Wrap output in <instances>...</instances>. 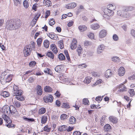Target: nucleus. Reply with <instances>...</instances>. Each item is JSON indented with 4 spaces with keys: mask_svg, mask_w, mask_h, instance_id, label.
<instances>
[{
    "mask_svg": "<svg viewBox=\"0 0 135 135\" xmlns=\"http://www.w3.org/2000/svg\"><path fill=\"white\" fill-rule=\"evenodd\" d=\"M20 22L18 21L11 20L7 22L6 27L9 30L16 29L20 27Z\"/></svg>",
    "mask_w": 135,
    "mask_h": 135,
    "instance_id": "1",
    "label": "nucleus"
},
{
    "mask_svg": "<svg viewBox=\"0 0 135 135\" xmlns=\"http://www.w3.org/2000/svg\"><path fill=\"white\" fill-rule=\"evenodd\" d=\"M6 114H4L2 115L3 118L7 123L6 124V126L9 128H14L15 125L12 123V121L6 115Z\"/></svg>",
    "mask_w": 135,
    "mask_h": 135,
    "instance_id": "2",
    "label": "nucleus"
},
{
    "mask_svg": "<svg viewBox=\"0 0 135 135\" xmlns=\"http://www.w3.org/2000/svg\"><path fill=\"white\" fill-rule=\"evenodd\" d=\"M9 107V114L10 113L14 116H18L19 114L15 108L12 105L10 106Z\"/></svg>",
    "mask_w": 135,
    "mask_h": 135,
    "instance_id": "3",
    "label": "nucleus"
},
{
    "mask_svg": "<svg viewBox=\"0 0 135 135\" xmlns=\"http://www.w3.org/2000/svg\"><path fill=\"white\" fill-rule=\"evenodd\" d=\"M103 11L104 13L103 16L104 17H106L107 16H111L114 14L113 11L109 10L108 8L104 9Z\"/></svg>",
    "mask_w": 135,
    "mask_h": 135,
    "instance_id": "4",
    "label": "nucleus"
},
{
    "mask_svg": "<svg viewBox=\"0 0 135 135\" xmlns=\"http://www.w3.org/2000/svg\"><path fill=\"white\" fill-rule=\"evenodd\" d=\"M32 49L30 46L29 45L26 46L24 48L23 52L25 56L30 55Z\"/></svg>",
    "mask_w": 135,
    "mask_h": 135,
    "instance_id": "5",
    "label": "nucleus"
},
{
    "mask_svg": "<svg viewBox=\"0 0 135 135\" xmlns=\"http://www.w3.org/2000/svg\"><path fill=\"white\" fill-rule=\"evenodd\" d=\"M53 99V96L51 95H49L45 96L44 98V100L46 103L52 102Z\"/></svg>",
    "mask_w": 135,
    "mask_h": 135,
    "instance_id": "6",
    "label": "nucleus"
},
{
    "mask_svg": "<svg viewBox=\"0 0 135 135\" xmlns=\"http://www.w3.org/2000/svg\"><path fill=\"white\" fill-rule=\"evenodd\" d=\"M2 112L4 114H7L8 115L9 114V107L7 105H5L4 106L2 109Z\"/></svg>",
    "mask_w": 135,
    "mask_h": 135,
    "instance_id": "7",
    "label": "nucleus"
},
{
    "mask_svg": "<svg viewBox=\"0 0 135 135\" xmlns=\"http://www.w3.org/2000/svg\"><path fill=\"white\" fill-rule=\"evenodd\" d=\"M77 6L76 4L74 2L71 3L66 5L65 7L68 9L74 8Z\"/></svg>",
    "mask_w": 135,
    "mask_h": 135,
    "instance_id": "8",
    "label": "nucleus"
},
{
    "mask_svg": "<svg viewBox=\"0 0 135 135\" xmlns=\"http://www.w3.org/2000/svg\"><path fill=\"white\" fill-rule=\"evenodd\" d=\"M125 72V70L124 67H121L119 69L118 74L120 76H121L124 75Z\"/></svg>",
    "mask_w": 135,
    "mask_h": 135,
    "instance_id": "9",
    "label": "nucleus"
},
{
    "mask_svg": "<svg viewBox=\"0 0 135 135\" xmlns=\"http://www.w3.org/2000/svg\"><path fill=\"white\" fill-rule=\"evenodd\" d=\"M105 46L103 44L99 46L97 50V53L99 54L102 52L105 49Z\"/></svg>",
    "mask_w": 135,
    "mask_h": 135,
    "instance_id": "10",
    "label": "nucleus"
},
{
    "mask_svg": "<svg viewBox=\"0 0 135 135\" xmlns=\"http://www.w3.org/2000/svg\"><path fill=\"white\" fill-rule=\"evenodd\" d=\"M77 41L75 39H73L72 41L71 46V48L72 49H74L77 47Z\"/></svg>",
    "mask_w": 135,
    "mask_h": 135,
    "instance_id": "11",
    "label": "nucleus"
},
{
    "mask_svg": "<svg viewBox=\"0 0 135 135\" xmlns=\"http://www.w3.org/2000/svg\"><path fill=\"white\" fill-rule=\"evenodd\" d=\"M119 90H118L120 92H123L127 90V88L123 84H121L119 86Z\"/></svg>",
    "mask_w": 135,
    "mask_h": 135,
    "instance_id": "12",
    "label": "nucleus"
},
{
    "mask_svg": "<svg viewBox=\"0 0 135 135\" xmlns=\"http://www.w3.org/2000/svg\"><path fill=\"white\" fill-rule=\"evenodd\" d=\"M113 74V72L109 69L107 70L105 73V75L106 78H108L111 77Z\"/></svg>",
    "mask_w": 135,
    "mask_h": 135,
    "instance_id": "13",
    "label": "nucleus"
},
{
    "mask_svg": "<svg viewBox=\"0 0 135 135\" xmlns=\"http://www.w3.org/2000/svg\"><path fill=\"white\" fill-rule=\"evenodd\" d=\"M63 68L64 66L62 65H59L55 68V70L56 71L60 73L62 72Z\"/></svg>",
    "mask_w": 135,
    "mask_h": 135,
    "instance_id": "14",
    "label": "nucleus"
},
{
    "mask_svg": "<svg viewBox=\"0 0 135 135\" xmlns=\"http://www.w3.org/2000/svg\"><path fill=\"white\" fill-rule=\"evenodd\" d=\"M107 35V31L104 30L101 31L99 33V36L100 38H103L104 37Z\"/></svg>",
    "mask_w": 135,
    "mask_h": 135,
    "instance_id": "15",
    "label": "nucleus"
},
{
    "mask_svg": "<svg viewBox=\"0 0 135 135\" xmlns=\"http://www.w3.org/2000/svg\"><path fill=\"white\" fill-rule=\"evenodd\" d=\"M123 14L122 15V17L123 18H128L130 15V14L127 12V11H126L124 9V11H123Z\"/></svg>",
    "mask_w": 135,
    "mask_h": 135,
    "instance_id": "16",
    "label": "nucleus"
},
{
    "mask_svg": "<svg viewBox=\"0 0 135 135\" xmlns=\"http://www.w3.org/2000/svg\"><path fill=\"white\" fill-rule=\"evenodd\" d=\"M13 75L12 74L9 75L8 76H5L4 77V79L6 80L7 83L10 82L12 80Z\"/></svg>",
    "mask_w": 135,
    "mask_h": 135,
    "instance_id": "17",
    "label": "nucleus"
},
{
    "mask_svg": "<svg viewBox=\"0 0 135 135\" xmlns=\"http://www.w3.org/2000/svg\"><path fill=\"white\" fill-rule=\"evenodd\" d=\"M37 92V94L39 95H42V89L41 86L38 85L36 88Z\"/></svg>",
    "mask_w": 135,
    "mask_h": 135,
    "instance_id": "18",
    "label": "nucleus"
},
{
    "mask_svg": "<svg viewBox=\"0 0 135 135\" xmlns=\"http://www.w3.org/2000/svg\"><path fill=\"white\" fill-rule=\"evenodd\" d=\"M76 121V118L74 117L71 116L69 119V122L70 124H74L75 123Z\"/></svg>",
    "mask_w": 135,
    "mask_h": 135,
    "instance_id": "19",
    "label": "nucleus"
},
{
    "mask_svg": "<svg viewBox=\"0 0 135 135\" xmlns=\"http://www.w3.org/2000/svg\"><path fill=\"white\" fill-rule=\"evenodd\" d=\"M109 120L113 123H116L117 122V119L114 117L110 116L109 117Z\"/></svg>",
    "mask_w": 135,
    "mask_h": 135,
    "instance_id": "20",
    "label": "nucleus"
},
{
    "mask_svg": "<svg viewBox=\"0 0 135 135\" xmlns=\"http://www.w3.org/2000/svg\"><path fill=\"white\" fill-rule=\"evenodd\" d=\"M22 91L18 89L17 91H13V96H16L22 94Z\"/></svg>",
    "mask_w": 135,
    "mask_h": 135,
    "instance_id": "21",
    "label": "nucleus"
},
{
    "mask_svg": "<svg viewBox=\"0 0 135 135\" xmlns=\"http://www.w3.org/2000/svg\"><path fill=\"white\" fill-rule=\"evenodd\" d=\"M51 49L56 54L58 52L57 49L54 44H52L51 45Z\"/></svg>",
    "mask_w": 135,
    "mask_h": 135,
    "instance_id": "22",
    "label": "nucleus"
},
{
    "mask_svg": "<svg viewBox=\"0 0 135 135\" xmlns=\"http://www.w3.org/2000/svg\"><path fill=\"white\" fill-rule=\"evenodd\" d=\"M79 29L81 32H83L87 29L86 26L84 25H81L79 26Z\"/></svg>",
    "mask_w": 135,
    "mask_h": 135,
    "instance_id": "23",
    "label": "nucleus"
},
{
    "mask_svg": "<svg viewBox=\"0 0 135 135\" xmlns=\"http://www.w3.org/2000/svg\"><path fill=\"white\" fill-rule=\"evenodd\" d=\"M92 79V77L90 76L86 77L84 80V82L85 83L88 84L90 82L91 80Z\"/></svg>",
    "mask_w": 135,
    "mask_h": 135,
    "instance_id": "24",
    "label": "nucleus"
},
{
    "mask_svg": "<svg viewBox=\"0 0 135 135\" xmlns=\"http://www.w3.org/2000/svg\"><path fill=\"white\" fill-rule=\"evenodd\" d=\"M44 5L48 7L51 6V2L49 0H44L43 2Z\"/></svg>",
    "mask_w": 135,
    "mask_h": 135,
    "instance_id": "25",
    "label": "nucleus"
},
{
    "mask_svg": "<svg viewBox=\"0 0 135 135\" xmlns=\"http://www.w3.org/2000/svg\"><path fill=\"white\" fill-rule=\"evenodd\" d=\"M104 129L105 131H109L111 129V127L109 124H107L104 126Z\"/></svg>",
    "mask_w": 135,
    "mask_h": 135,
    "instance_id": "26",
    "label": "nucleus"
},
{
    "mask_svg": "<svg viewBox=\"0 0 135 135\" xmlns=\"http://www.w3.org/2000/svg\"><path fill=\"white\" fill-rule=\"evenodd\" d=\"M9 93L7 91H4L2 92L1 93V95L4 97H7L9 95Z\"/></svg>",
    "mask_w": 135,
    "mask_h": 135,
    "instance_id": "27",
    "label": "nucleus"
},
{
    "mask_svg": "<svg viewBox=\"0 0 135 135\" xmlns=\"http://www.w3.org/2000/svg\"><path fill=\"white\" fill-rule=\"evenodd\" d=\"M67 126L65 125H63L60 127L58 128V131L60 132L65 131L67 129Z\"/></svg>",
    "mask_w": 135,
    "mask_h": 135,
    "instance_id": "28",
    "label": "nucleus"
},
{
    "mask_svg": "<svg viewBox=\"0 0 135 135\" xmlns=\"http://www.w3.org/2000/svg\"><path fill=\"white\" fill-rule=\"evenodd\" d=\"M100 27L98 23L93 24L91 26V28L93 30H96Z\"/></svg>",
    "mask_w": 135,
    "mask_h": 135,
    "instance_id": "29",
    "label": "nucleus"
},
{
    "mask_svg": "<svg viewBox=\"0 0 135 135\" xmlns=\"http://www.w3.org/2000/svg\"><path fill=\"white\" fill-rule=\"evenodd\" d=\"M50 42L47 40H45L44 42V45L45 47L46 48H48L49 47Z\"/></svg>",
    "mask_w": 135,
    "mask_h": 135,
    "instance_id": "30",
    "label": "nucleus"
},
{
    "mask_svg": "<svg viewBox=\"0 0 135 135\" xmlns=\"http://www.w3.org/2000/svg\"><path fill=\"white\" fill-rule=\"evenodd\" d=\"M22 94L16 96V98L18 100L21 101L25 99V98L22 95Z\"/></svg>",
    "mask_w": 135,
    "mask_h": 135,
    "instance_id": "31",
    "label": "nucleus"
},
{
    "mask_svg": "<svg viewBox=\"0 0 135 135\" xmlns=\"http://www.w3.org/2000/svg\"><path fill=\"white\" fill-rule=\"evenodd\" d=\"M44 90L45 91L50 92L52 91V90L50 87L46 86L44 88Z\"/></svg>",
    "mask_w": 135,
    "mask_h": 135,
    "instance_id": "32",
    "label": "nucleus"
},
{
    "mask_svg": "<svg viewBox=\"0 0 135 135\" xmlns=\"http://www.w3.org/2000/svg\"><path fill=\"white\" fill-rule=\"evenodd\" d=\"M46 110V109L45 108L42 107L39 110V114H43L45 113Z\"/></svg>",
    "mask_w": 135,
    "mask_h": 135,
    "instance_id": "33",
    "label": "nucleus"
},
{
    "mask_svg": "<svg viewBox=\"0 0 135 135\" xmlns=\"http://www.w3.org/2000/svg\"><path fill=\"white\" fill-rule=\"evenodd\" d=\"M107 8L109 9V10L113 11V10H114L115 9V7L112 4H109L107 5Z\"/></svg>",
    "mask_w": 135,
    "mask_h": 135,
    "instance_id": "34",
    "label": "nucleus"
},
{
    "mask_svg": "<svg viewBox=\"0 0 135 135\" xmlns=\"http://www.w3.org/2000/svg\"><path fill=\"white\" fill-rule=\"evenodd\" d=\"M47 120V118L46 116H43L41 118V122L42 123L44 124L45 123Z\"/></svg>",
    "mask_w": 135,
    "mask_h": 135,
    "instance_id": "35",
    "label": "nucleus"
},
{
    "mask_svg": "<svg viewBox=\"0 0 135 135\" xmlns=\"http://www.w3.org/2000/svg\"><path fill=\"white\" fill-rule=\"evenodd\" d=\"M47 56L53 59L54 58V56L53 53L51 52H49L47 53Z\"/></svg>",
    "mask_w": 135,
    "mask_h": 135,
    "instance_id": "36",
    "label": "nucleus"
},
{
    "mask_svg": "<svg viewBox=\"0 0 135 135\" xmlns=\"http://www.w3.org/2000/svg\"><path fill=\"white\" fill-rule=\"evenodd\" d=\"M128 92L129 93L130 97H132L135 94L134 91L133 89H131L129 90Z\"/></svg>",
    "mask_w": 135,
    "mask_h": 135,
    "instance_id": "37",
    "label": "nucleus"
},
{
    "mask_svg": "<svg viewBox=\"0 0 135 135\" xmlns=\"http://www.w3.org/2000/svg\"><path fill=\"white\" fill-rule=\"evenodd\" d=\"M13 104L14 105L17 107H20L21 106V104L20 103V102L18 101H15L14 102H13Z\"/></svg>",
    "mask_w": 135,
    "mask_h": 135,
    "instance_id": "38",
    "label": "nucleus"
},
{
    "mask_svg": "<svg viewBox=\"0 0 135 135\" xmlns=\"http://www.w3.org/2000/svg\"><path fill=\"white\" fill-rule=\"evenodd\" d=\"M58 57L60 60H64L65 59V56L62 53H61L59 55Z\"/></svg>",
    "mask_w": 135,
    "mask_h": 135,
    "instance_id": "39",
    "label": "nucleus"
},
{
    "mask_svg": "<svg viewBox=\"0 0 135 135\" xmlns=\"http://www.w3.org/2000/svg\"><path fill=\"white\" fill-rule=\"evenodd\" d=\"M124 9L125 11H131L133 9V8L132 6H128L126 7Z\"/></svg>",
    "mask_w": 135,
    "mask_h": 135,
    "instance_id": "40",
    "label": "nucleus"
},
{
    "mask_svg": "<svg viewBox=\"0 0 135 135\" xmlns=\"http://www.w3.org/2000/svg\"><path fill=\"white\" fill-rule=\"evenodd\" d=\"M77 50L78 53V55L80 56V54H81L83 50L81 46H79L78 47Z\"/></svg>",
    "mask_w": 135,
    "mask_h": 135,
    "instance_id": "41",
    "label": "nucleus"
},
{
    "mask_svg": "<svg viewBox=\"0 0 135 135\" xmlns=\"http://www.w3.org/2000/svg\"><path fill=\"white\" fill-rule=\"evenodd\" d=\"M60 48L62 49L64 48L63 42L62 40H60L58 42Z\"/></svg>",
    "mask_w": 135,
    "mask_h": 135,
    "instance_id": "42",
    "label": "nucleus"
},
{
    "mask_svg": "<svg viewBox=\"0 0 135 135\" xmlns=\"http://www.w3.org/2000/svg\"><path fill=\"white\" fill-rule=\"evenodd\" d=\"M67 117L68 116L65 114H61L60 116V118L62 120H64L65 119H66Z\"/></svg>",
    "mask_w": 135,
    "mask_h": 135,
    "instance_id": "43",
    "label": "nucleus"
},
{
    "mask_svg": "<svg viewBox=\"0 0 135 135\" xmlns=\"http://www.w3.org/2000/svg\"><path fill=\"white\" fill-rule=\"evenodd\" d=\"M48 36L51 38L52 39H54L55 40L56 38H56V37H57V36L56 35L49 33L48 35Z\"/></svg>",
    "mask_w": 135,
    "mask_h": 135,
    "instance_id": "44",
    "label": "nucleus"
},
{
    "mask_svg": "<svg viewBox=\"0 0 135 135\" xmlns=\"http://www.w3.org/2000/svg\"><path fill=\"white\" fill-rule=\"evenodd\" d=\"M83 104L85 105H89V102L88 99H87L84 98L83 100Z\"/></svg>",
    "mask_w": 135,
    "mask_h": 135,
    "instance_id": "45",
    "label": "nucleus"
},
{
    "mask_svg": "<svg viewBox=\"0 0 135 135\" xmlns=\"http://www.w3.org/2000/svg\"><path fill=\"white\" fill-rule=\"evenodd\" d=\"M37 42L38 46H40L42 42V39L41 38H39L37 39Z\"/></svg>",
    "mask_w": 135,
    "mask_h": 135,
    "instance_id": "46",
    "label": "nucleus"
},
{
    "mask_svg": "<svg viewBox=\"0 0 135 135\" xmlns=\"http://www.w3.org/2000/svg\"><path fill=\"white\" fill-rule=\"evenodd\" d=\"M64 53H65V54L66 55V57L68 60L69 62L70 61V58L69 57V55L68 53V51L66 50L65 51H64Z\"/></svg>",
    "mask_w": 135,
    "mask_h": 135,
    "instance_id": "47",
    "label": "nucleus"
},
{
    "mask_svg": "<svg viewBox=\"0 0 135 135\" xmlns=\"http://www.w3.org/2000/svg\"><path fill=\"white\" fill-rule=\"evenodd\" d=\"M55 23L54 20L53 18L50 19L49 22V24L51 26L54 25Z\"/></svg>",
    "mask_w": 135,
    "mask_h": 135,
    "instance_id": "48",
    "label": "nucleus"
},
{
    "mask_svg": "<svg viewBox=\"0 0 135 135\" xmlns=\"http://www.w3.org/2000/svg\"><path fill=\"white\" fill-rule=\"evenodd\" d=\"M103 96L102 97L99 96L95 98V100L97 102H100L102 100Z\"/></svg>",
    "mask_w": 135,
    "mask_h": 135,
    "instance_id": "49",
    "label": "nucleus"
},
{
    "mask_svg": "<svg viewBox=\"0 0 135 135\" xmlns=\"http://www.w3.org/2000/svg\"><path fill=\"white\" fill-rule=\"evenodd\" d=\"M23 4L24 7L25 8H27L29 6L28 2L26 0H25L23 1Z\"/></svg>",
    "mask_w": 135,
    "mask_h": 135,
    "instance_id": "50",
    "label": "nucleus"
},
{
    "mask_svg": "<svg viewBox=\"0 0 135 135\" xmlns=\"http://www.w3.org/2000/svg\"><path fill=\"white\" fill-rule=\"evenodd\" d=\"M14 2V3L15 5L17 6L18 4H20L21 2V0H13Z\"/></svg>",
    "mask_w": 135,
    "mask_h": 135,
    "instance_id": "51",
    "label": "nucleus"
},
{
    "mask_svg": "<svg viewBox=\"0 0 135 135\" xmlns=\"http://www.w3.org/2000/svg\"><path fill=\"white\" fill-rule=\"evenodd\" d=\"M62 107L64 108H69L70 107L69 105L68 104L63 103L62 105Z\"/></svg>",
    "mask_w": 135,
    "mask_h": 135,
    "instance_id": "52",
    "label": "nucleus"
},
{
    "mask_svg": "<svg viewBox=\"0 0 135 135\" xmlns=\"http://www.w3.org/2000/svg\"><path fill=\"white\" fill-rule=\"evenodd\" d=\"M87 66L85 64H81L79 65L78 66L79 68L83 69L84 68H86Z\"/></svg>",
    "mask_w": 135,
    "mask_h": 135,
    "instance_id": "53",
    "label": "nucleus"
},
{
    "mask_svg": "<svg viewBox=\"0 0 135 135\" xmlns=\"http://www.w3.org/2000/svg\"><path fill=\"white\" fill-rule=\"evenodd\" d=\"M113 40L115 41H117L118 40V37L116 34L114 35L113 36Z\"/></svg>",
    "mask_w": 135,
    "mask_h": 135,
    "instance_id": "54",
    "label": "nucleus"
},
{
    "mask_svg": "<svg viewBox=\"0 0 135 135\" xmlns=\"http://www.w3.org/2000/svg\"><path fill=\"white\" fill-rule=\"evenodd\" d=\"M0 81L1 84L3 85L5 84L6 83H7V82L6 81V80L4 79V77L3 79H2V78H0Z\"/></svg>",
    "mask_w": 135,
    "mask_h": 135,
    "instance_id": "55",
    "label": "nucleus"
},
{
    "mask_svg": "<svg viewBox=\"0 0 135 135\" xmlns=\"http://www.w3.org/2000/svg\"><path fill=\"white\" fill-rule=\"evenodd\" d=\"M23 118L25 120L28 122H32L34 121V120L33 119L28 118L25 117H23Z\"/></svg>",
    "mask_w": 135,
    "mask_h": 135,
    "instance_id": "56",
    "label": "nucleus"
},
{
    "mask_svg": "<svg viewBox=\"0 0 135 135\" xmlns=\"http://www.w3.org/2000/svg\"><path fill=\"white\" fill-rule=\"evenodd\" d=\"M119 60V58L117 56L114 57L112 58V61L115 62L118 61Z\"/></svg>",
    "mask_w": 135,
    "mask_h": 135,
    "instance_id": "57",
    "label": "nucleus"
},
{
    "mask_svg": "<svg viewBox=\"0 0 135 135\" xmlns=\"http://www.w3.org/2000/svg\"><path fill=\"white\" fill-rule=\"evenodd\" d=\"M88 37L92 39L94 38V35L93 33H90L88 35Z\"/></svg>",
    "mask_w": 135,
    "mask_h": 135,
    "instance_id": "58",
    "label": "nucleus"
},
{
    "mask_svg": "<svg viewBox=\"0 0 135 135\" xmlns=\"http://www.w3.org/2000/svg\"><path fill=\"white\" fill-rule=\"evenodd\" d=\"M131 34L132 36L135 38V30L132 29L131 31Z\"/></svg>",
    "mask_w": 135,
    "mask_h": 135,
    "instance_id": "59",
    "label": "nucleus"
},
{
    "mask_svg": "<svg viewBox=\"0 0 135 135\" xmlns=\"http://www.w3.org/2000/svg\"><path fill=\"white\" fill-rule=\"evenodd\" d=\"M44 130L47 132H49L50 131V128H49L48 126H46L44 128Z\"/></svg>",
    "mask_w": 135,
    "mask_h": 135,
    "instance_id": "60",
    "label": "nucleus"
},
{
    "mask_svg": "<svg viewBox=\"0 0 135 135\" xmlns=\"http://www.w3.org/2000/svg\"><path fill=\"white\" fill-rule=\"evenodd\" d=\"M36 64V62L35 61H32L31 62L29 63V66H30L33 67Z\"/></svg>",
    "mask_w": 135,
    "mask_h": 135,
    "instance_id": "61",
    "label": "nucleus"
},
{
    "mask_svg": "<svg viewBox=\"0 0 135 135\" xmlns=\"http://www.w3.org/2000/svg\"><path fill=\"white\" fill-rule=\"evenodd\" d=\"M41 15V13H38L35 16L34 19L35 20H37L38 18L40 17Z\"/></svg>",
    "mask_w": 135,
    "mask_h": 135,
    "instance_id": "62",
    "label": "nucleus"
},
{
    "mask_svg": "<svg viewBox=\"0 0 135 135\" xmlns=\"http://www.w3.org/2000/svg\"><path fill=\"white\" fill-rule=\"evenodd\" d=\"M123 11H124V10H122V11H121V10L118 11L117 12V14L118 15L122 17V14H123V12H122Z\"/></svg>",
    "mask_w": 135,
    "mask_h": 135,
    "instance_id": "63",
    "label": "nucleus"
},
{
    "mask_svg": "<svg viewBox=\"0 0 135 135\" xmlns=\"http://www.w3.org/2000/svg\"><path fill=\"white\" fill-rule=\"evenodd\" d=\"M73 135H81V133L79 131H75L73 133Z\"/></svg>",
    "mask_w": 135,
    "mask_h": 135,
    "instance_id": "64",
    "label": "nucleus"
}]
</instances>
